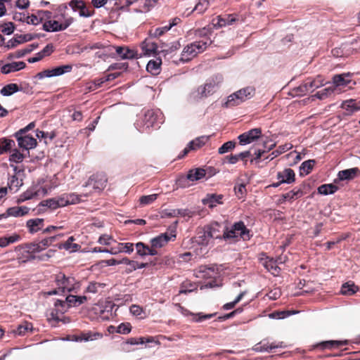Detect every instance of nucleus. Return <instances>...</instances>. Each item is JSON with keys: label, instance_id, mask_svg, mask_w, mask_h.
I'll list each match as a JSON object with an SVG mask.
<instances>
[{"label": "nucleus", "instance_id": "nucleus-35", "mask_svg": "<svg viewBox=\"0 0 360 360\" xmlns=\"http://www.w3.org/2000/svg\"><path fill=\"white\" fill-rule=\"evenodd\" d=\"M341 108L345 110L348 114H352L360 110V100L358 101L354 99L346 100L342 103Z\"/></svg>", "mask_w": 360, "mask_h": 360}, {"label": "nucleus", "instance_id": "nucleus-24", "mask_svg": "<svg viewBox=\"0 0 360 360\" xmlns=\"http://www.w3.org/2000/svg\"><path fill=\"white\" fill-rule=\"evenodd\" d=\"M107 179L103 174H96L92 176L89 181V185H92L94 189L98 191H101L106 186Z\"/></svg>", "mask_w": 360, "mask_h": 360}, {"label": "nucleus", "instance_id": "nucleus-48", "mask_svg": "<svg viewBox=\"0 0 360 360\" xmlns=\"http://www.w3.org/2000/svg\"><path fill=\"white\" fill-rule=\"evenodd\" d=\"M56 252L54 250H49L46 253L41 254L40 255H30V257H27V260H35L37 259L39 261L46 262L51 257H52Z\"/></svg>", "mask_w": 360, "mask_h": 360}, {"label": "nucleus", "instance_id": "nucleus-19", "mask_svg": "<svg viewBox=\"0 0 360 360\" xmlns=\"http://www.w3.org/2000/svg\"><path fill=\"white\" fill-rule=\"evenodd\" d=\"M333 82L334 84L335 89L338 87H347L351 89L354 84H355L354 82L350 79L349 74H342V75H335L333 78Z\"/></svg>", "mask_w": 360, "mask_h": 360}, {"label": "nucleus", "instance_id": "nucleus-30", "mask_svg": "<svg viewBox=\"0 0 360 360\" xmlns=\"http://www.w3.org/2000/svg\"><path fill=\"white\" fill-rule=\"evenodd\" d=\"M158 0H136L134 11L136 12L144 13L150 11Z\"/></svg>", "mask_w": 360, "mask_h": 360}, {"label": "nucleus", "instance_id": "nucleus-2", "mask_svg": "<svg viewBox=\"0 0 360 360\" xmlns=\"http://www.w3.org/2000/svg\"><path fill=\"white\" fill-rule=\"evenodd\" d=\"M210 44V40L206 39L194 41L188 44L184 48L180 60L183 62L191 60L198 54L203 52Z\"/></svg>", "mask_w": 360, "mask_h": 360}, {"label": "nucleus", "instance_id": "nucleus-28", "mask_svg": "<svg viewBox=\"0 0 360 360\" xmlns=\"http://www.w3.org/2000/svg\"><path fill=\"white\" fill-rule=\"evenodd\" d=\"M217 269L214 266H202L197 273V277L200 278H214L218 276Z\"/></svg>", "mask_w": 360, "mask_h": 360}, {"label": "nucleus", "instance_id": "nucleus-57", "mask_svg": "<svg viewBox=\"0 0 360 360\" xmlns=\"http://www.w3.org/2000/svg\"><path fill=\"white\" fill-rule=\"evenodd\" d=\"M129 310H130V312L131 314H133L134 316H135L141 319H144L146 317L145 311L139 305H135V304L131 305L130 307Z\"/></svg>", "mask_w": 360, "mask_h": 360}, {"label": "nucleus", "instance_id": "nucleus-44", "mask_svg": "<svg viewBox=\"0 0 360 360\" xmlns=\"http://www.w3.org/2000/svg\"><path fill=\"white\" fill-rule=\"evenodd\" d=\"M292 148V145L290 143L279 146L278 148L276 150L273 151L266 158L269 160H272L281 154L290 150Z\"/></svg>", "mask_w": 360, "mask_h": 360}, {"label": "nucleus", "instance_id": "nucleus-25", "mask_svg": "<svg viewBox=\"0 0 360 360\" xmlns=\"http://www.w3.org/2000/svg\"><path fill=\"white\" fill-rule=\"evenodd\" d=\"M30 208L26 206H15L8 208L6 214H0V219L7 216L15 217H22L29 212Z\"/></svg>", "mask_w": 360, "mask_h": 360}, {"label": "nucleus", "instance_id": "nucleus-47", "mask_svg": "<svg viewBox=\"0 0 360 360\" xmlns=\"http://www.w3.org/2000/svg\"><path fill=\"white\" fill-rule=\"evenodd\" d=\"M315 165V160H309L303 162L300 167V175H307L311 172Z\"/></svg>", "mask_w": 360, "mask_h": 360}, {"label": "nucleus", "instance_id": "nucleus-31", "mask_svg": "<svg viewBox=\"0 0 360 360\" xmlns=\"http://www.w3.org/2000/svg\"><path fill=\"white\" fill-rule=\"evenodd\" d=\"M44 221L43 219L40 218H35V219H31L27 221L26 222V226L28 229V231L33 234L41 229H43L44 226Z\"/></svg>", "mask_w": 360, "mask_h": 360}, {"label": "nucleus", "instance_id": "nucleus-20", "mask_svg": "<svg viewBox=\"0 0 360 360\" xmlns=\"http://www.w3.org/2000/svg\"><path fill=\"white\" fill-rule=\"evenodd\" d=\"M136 254L141 258L146 256H155L158 255V251L153 249L151 245H148L142 242L135 244Z\"/></svg>", "mask_w": 360, "mask_h": 360}, {"label": "nucleus", "instance_id": "nucleus-55", "mask_svg": "<svg viewBox=\"0 0 360 360\" xmlns=\"http://www.w3.org/2000/svg\"><path fill=\"white\" fill-rule=\"evenodd\" d=\"M210 5V0H198L192 12L195 11L200 14L204 13Z\"/></svg>", "mask_w": 360, "mask_h": 360}, {"label": "nucleus", "instance_id": "nucleus-15", "mask_svg": "<svg viewBox=\"0 0 360 360\" xmlns=\"http://www.w3.org/2000/svg\"><path fill=\"white\" fill-rule=\"evenodd\" d=\"M277 179L278 182L272 185L274 187H278L282 184H292L295 181V172L290 168H285L277 173Z\"/></svg>", "mask_w": 360, "mask_h": 360}, {"label": "nucleus", "instance_id": "nucleus-11", "mask_svg": "<svg viewBox=\"0 0 360 360\" xmlns=\"http://www.w3.org/2000/svg\"><path fill=\"white\" fill-rule=\"evenodd\" d=\"M72 66L71 65H60L53 69H48L41 72H39L37 77L39 79H42L44 77L60 76L65 73L70 72L72 70Z\"/></svg>", "mask_w": 360, "mask_h": 360}, {"label": "nucleus", "instance_id": "nucleus-3", "mask_svg": "<svg viewBox=\"0 0 360 360\" xmlns=\"http://www.w3.org/2000/svg\"><path fill=\"white\" fill-rule=\"evenodd\" d=\"M255 95V89L252 86H247L231 94L224 103L226 108H231L241 104L245 101L251 98Z\"/></svg>", "mask_w": 360, "mask_h": 360}, {"label": "nucleus", "instance_id": "nucleus-12", "mask_svg": "<svg viewBox=\"0 0 360 360\" xmlns=\"http://www.w3.org/2000/svg\"><path fill=\"white\" fill-rule=\"evenodd\" d=\"M238 21H239V18L237 15L226 14L216 17L212 20V23L214 28L218 29L227 25H231Z\"/></svg>", "mask_w": 360, "mask_h": 360}, {"label": "nucleus", "instance_id": "nucleus-33", "mask_svg": "<svg viewBox=\"0 0 360 360\" xmlns=\"http://www.w3.org/2000/svg\"><path fill=\"white\" fill-rule=\"evenodd\" d=\"M102 337V335L98 333H93V332H86L82 333L79 335H73L72 338V340L76 342H88L96 340Z\"/></svg>", "mask_w": 360, "mask_h": 360}, {"label": "nucleus", "instance_id": "nucleus-8", "mask_svg": "<svg viewBox=\"0 0 360 360\" xmlns=\"http://www.w3.org/2000/svg\"><path fill=\"white\" fill-rule=\"evenodd\" d=\"M213 236H216L212 234V232H209L207 228L198 233V235L195 237V242L201 247L200 248V252H196L197 255L202 256L206 253V246Z\"/></svg>", "mask_w": 360, "mask_h": 360}, {"label": "nucleus", "instance_id": "nucleus-4", "mask_svg": "<svg viewBox=\"0 0 360 360\" xmlns=\"http://www.w3.org/2000/svg\"><path fill=\"white\" fill-rule=\"evenodd\" d=\"M250 230L247 229L243 221L235 223L230 229L224 231L222 237L224 239H233L240 238L243 240H248L251 238Z\"/></svg>", "mask_w": 360, "mask_h": 360}, {"label": "nucleus", "instance_id": "nucleus-49", "mask_svg": "<svg viewBox=\"0 0 360 360\" xmlns=\"http://www.w3.org/2000/svg\"><path fill=\"white\" fill-rule=\"evenodd\" d=\"M209 140V136H202L196 138L195 139L189 142V147L193 148V150H197L203 146Z\"/></svg>", "mask_w": 360, "mask_h": 360}, {"label": "nucleus", "instance_id": "nucleus-40", "mask_svg": "<svg viewBox=\"0 0 360 360\" xmlns=\"http://www.w3.org/2000/svg\"><path fill=\"white\" fill-rule=\"evenodd\" d=\"M283 347V342L278 344L261 342L255 346L254 349L257 352H269L273 349Z\"/></svg>", "mask_w": 360, "mask_h": 360}, {"label": "nucleus", "instance_id": "nucleus-14", "mask_svg": "<svg viewBox=\"0 0 360 360\" xmlns=\"http://www.w3.org/2000/svg\"><path fill=\"white\" fill-rule=\"evenodd\" d=\"M176 235L174 233H161L150 240V245L153 250H157L165 247L169 241L174 240Z\"/></svg>", "mask_w": 360, "mask_h": 360}, {"label": "nucleus", "instance_id": "nucleus-26", "mask_svg": "<svg viewBox=\"0 0 360 360\" xmlns=\"http://www.w3.org/2000/svg\"><path fill=\"white\" fill-rule=\"evenodd\" d=\"M222 82L223 77L221 75H216L207 79L204 84L207 90V92L210 93V95H212L222 83Z\"/></svg>", "mask_w": 360, "mask_h": 360}, {"label": "nucleus", "instance_id": "nucleus-43", "mask_svg": "<svg viewBox=\"0 0 360 360\" xmlns=\"http://www.w3.org/2000/svg\"><path fill=\"white\" fill-rule=\"evenodd\" d=\"M26 251L28 254L27 257L30 255H35L36 253L41 252L44 250L39 242L28 243L25 245Z\"/></svg>", "mask_w": 360, "mask_h": 360}, {"label": "nucleus", "instance_id": "nucleus-37", "mask_svg": "<svg viewBox=\"0 0 360 360\" xmlns=\"http://www.w3.org/2000/svg\"><path fill=\"white\" fill-rule=\"evenodd\" d=\"M22 185V180L17 176L13 175L8 179L7 184L8 192L11 193H16Z\"/></svg>", "mask_w": 360, "mask_h": 360}, {"label": "nucleus", "instance_id": "nucleus-46", "mask_svg": "<svg viewBox=\"0 0 360 360\" xmlns=\"http://www.w3.org/2000/svg\"><path fill=\"white\" fill-rule=\"evenodd\" d=\"M338 188L333 184H323L318 188L319 193L321 195H329L335 193Z\"/></svg>", "mask_w": 360, "mask_h": 360}, {"label": "nucleus", "instance_id": "nucleus-16", "mask_svg": "<svg viewBox=\"0 0 360 360\" xmlns=\"http://www.w3.org/2000/svg\"><path fill=\"white\" fill-rule=\"evenodd\" d=\"M22 134L21 132H16L15 134L18 146L27 150L35 148L37 143V140L32 136Z\"/></svg>", "mask_w": 360, "mask_h": 360}, {"label": "nucleus", "instance_id": "nucleus-13", "mask_svg": "<svg viewBox=\"0 0 360 360\" xmlns=\"http://www.w3.org/2000/svg\"><path fill=\"white\" fill-rule=\"evenodd\" d=\"M360 176V169L358 167L343 169L337 174V178L334 180L335 184L340 181H350Z\"/></svg>", "mask_w": 360, "mask_h": 360}, {"label": "nucleus", "instance_id": "nucleus-32", "mask_svg": "<svg viewBox=\"0 0 360 360\" xmlns=\"http://www.w3.org/2000/svg\"><path fill=\"white\" fill-rule=\"evenodd\" d=\"M222 195H217L215 193L207 194L205 198L202 200V202L203 205H207L210 208H213L217 205L222 204Z\"/></svg>", "mask_w": 360, "mask_h": 360}, {"label": "nucleus", "instance_id": "nucleus-38", "mask_svg": "<svg viewBox=\"0 0 360 360\" xmlns=\"http://www.w3.org/2000/svg\"><path fill=\"white\" fill-rule=\"evenodd\" d=\"M25 67V63L24 62H13L3 65L1 68V71L3 74H8L12 72L22 70Z\"/></svg>", "mask_w": 360, "mask_h": 360}, {"label": "nucleus", "instance_id": "nucleus-22", "mask_svg": "<svg viewBox=\"0 0 360 360\" xmlns=\"http://www.w3.org/2000/svg\"><path fill=\"white\" fill-rule=\"evenodd\" d=\"M305 186H306L304 184H302L300 185V186L295 187L290 191L283 194L282 195V200H280V201L281 202L285 200L292 201L295 199H297L302 197L305 194V192L304 191Z\"/></svg>", "mask_w": 360, "mask_h": 360}, {"label": "nucleus", "instance_id": "nucleus-27", "mask_svg": "<svg viewBox=\"0 0 360 360\" xmlns=\"http://www.w3.org/2000/svg\"><path fill=\"white\" fill-rule=\"evenodd\" d=\"M134 245L132 243H118L114 244L111 252L112 255H117L120 253L131 254L134 251Z\"/></svg>", "mask_w": 360, "mask_h": 360}, {"label": "nucleus", "instance_id": "nucleus-41", "mask_svg": "<svg viewBox=\"0 0 360 360\" xmlns=\"http://www.w3.org/2000/svg\"><path fill=\"white\" fill-rule=\"evenodd\" d=\"M205 174L206 172L204 169L196 168L189 170L186 177L189 181H194L202 179L205 177Z\"/></svg>", "mask_w": 360, "mask_h": 360}, {"label": "nucleus", "instance_id": "nucleus-54", "mask_svg": "<svg viewBox=\"0 0 360 360\" xmlns=\"http://www.w3.org/2000/svg\"><path fill=\"white\" fill-rule=\"evenodd\" d=\"M32 328V326L31 323L25 322L21 325H19L16 330H13V333L18 335H24L28 331H31Z\"/></svg>", "mask_w": 360, "mask_h": 360}, {"label": "nucleus", "instance_id": "nucleus-53", "mask_svg": "<svg viewBox=\"0 0 360 360\" xmlns=\"http://www.w3.org/2000/svg\"><path fill=\"white\" fill-rule=\"evenodd\" d=\"M32 39V37L30 34L20 35V36L14 38L13 39H11L8 41V46L13 47L18 44H20V43H22L25 41H30Z\"/></svg>", "mask_w": 360, "mask_h": 360}, {"label": "nucleus", "instance_id": "nucleus-64", "mask_svg": "<svg viewBox=\"0 0 360 360\" xmlns=\"http://www.w3.org/2000/svg\"><path fill=\"white\" fill-rule=\"evenodd\" d=\"M236 143L234 141H227L224 143L219 148V154H224L226 153L231 150H233L235 148Z\"/></svg>", "mask_w": 360, "mask_h": 360}, {"label": "nucleus", "instance_id": "nucleus-58", "mask_svg": "<svg viewBox=\"0 0 360 360\" xmlns=\"http://www.w3.org/2000/svg\"><path fill=\"white\" fill-rule=\"evenodd\" d=\"M335 90V88L329 86V87H327V88H325V89L321 90V91H319L314 95V96L319 99L322 100V99L327 98L328 96L331 95Z\"/></svg>", "mask_w": 360, "mask_h": 360}, {"label": "nucleus", "instance_id": "nucleus-9", "mask_svg": "<svg viewBox=\"0 0 360 360\" xmlns=\"http://www.w3.org/2000/svg\"><path fill=\"white\" fill-rule=\"evenodd\" d=\"M57 186L58 184L53 180L47 181L42 179L32 187L37 197H43Z\"/></svg>", "mask_w": 360, "mask_h": 360}, {"label": "nucleus", "instance_id": "nucleus-60", "mask_svg": "<svg viewBox=\"0 0 360 360\" xmlns=\"http://www.w3.org/2000/svg\"><path fill=\"white\" fill-rule=\"evenodd\" d=\"M34 198H37V195H35V193L34 192V190L32 187L31 186L29 189H27L25 192H24L22 195H20L18 202H24L27 200L32 199Z\"/></svg>", "mask_w": 360, "mask_h": 360}, {"label": "nucleus", "instance_id": "nucleus-17", "mask_svg": "<svg viewBox=\"0 0 360 360\" xmlns=\"http://www.w3.org/2000/svg\"><path fill=\"white\" fill-rule=\"evenodd\" d=\"M262 135V130L260 128H255L248 131L240 134L238 139L239 143L242 146H245L259 139Z\"/></svg>", "mask_w": 360, "mask_h": 360}, {"label": "nucleus", "instance_id": "nucleus-42", "mask_svg": "<svg viewBox=\"0 0 360 360\" xmlns=\"http://www.w3.org/2000/svg\"><path fill=\"white\" fill-rule=\"evenodd\" d=\"M161 63L162 61L159 58L156 60H150L147 64L146 70L150 74L157 75L160 72Z\"/></svg>", "mask_w": 360, "mask_h": 360}, {"label": "nucleus", "instance_id": "nucleus-18", "mask_svg": "<svg viewBox=\"0 0 360 360\" xmlns=\"http://www.w3.org/2000/svg\"><path fill=\"white\" fill-rule=\"evenodd\" d=\"M81 195L74 193H63L61 195L55 197L58 207H63L71 204H76L80 202Z\"/></svg>", "mask_w": 360, "mask_h": 360}, {"label": "nucleus", "instance_id": "nucleus-7", "mask_svg": "<svg viewBox=\"0 0 360 360\" xmlns=\"http://www.w3.org/2000/svg\"><path fill=\"white\" fill-rule=\"evenodd\" d=\"M326 83L324 78L321 75H318L315 78H308L297 88V91L299 94L311 93Z\"/></svg>", "mask_w": 360, "mask_h": 360}, {"label": "nucleus", "instance_id": "nucleus-61", "mask_svg": "<svg viewBox=\"0 0 360 360\" xmlns=\"http://www.w3.org/2000/svg\"><path fill=\"white\" fill-rule=\"evenodd\" d=\"M39 206L47 207L50 208L51 210H56L57 208H59L58 206L56 198H52L41 201L39 203Z\"/></svg>", "mask_w": 360, "mask_h": 360}, {"label": "nucleus", "instance_id": "nucleus-39", "mask_svg": "<svg viewBox=\"0 0 360 360\" xmlns=\"http://www.w3.org/2000/svg\"><path fill=\"white\" fill-rule=\"evenodd\" d=\"M141 49L145 55L151 56L156 53L158 46L150 39H146L142 42Z\"/></svg>", "mask_w": 360, "mask_h": 360}, {"label": "nucleus", "instance_id": "nucleus-1", "mask_svg": "<svg viewBox=\"0 0 360 360\" xmlns=\"http://www.w3.org/2000/svg\"><path fill=\"white\" fill-rule=\"evenodd\" d=\"M55 283L56 288L47 292L48 295L65 294L75 291L79 288V284L76 282L75 278L66 276L63 273H58L55 276Z\"/></svg>", "mask_w": 360, "mask_h": 360}, {"label": "nucleus", "instance_id": "nucleus-34", "mask_svg": "<svg viewBox=\"0 0 360 360\" xmlns=\"http://www.w3.org/2000/svg\"><path fill=\"white\" fill-rule=\"evenodd\" d=\"M179 21L180 20L179 18H174L172 20V22H169L167 25L151 30L150 31V34L153 37H159L164 34L166 32L169 31L173 26L177 25Z\"/></svg>", "mask_w": 360, "mask_h": 360}, {"label": "nucleus", "instance_id": "nucleus-29", "mask_svg": "<svg viewBox=\"0 0 360 360\" xmlns=\"http://www.w3.org/2000/svg\"><path fill=\"white\" fill-rule=\"evenodd\" d=\"M114 49L117 54L123 60L133 59L138 57V53L134 49H130L127 46H115Z\"/></svg>", "mask_w": 360, "mask_h": 360}, {"label": "nucleus", "instance_id": "nucleus-21", "mask_svg": "<svg viewBox=\"0 0 360 360\" xmlns=\"http://www.w3.org/2000/svg\"><path fill=\"white\" fill-rule=\"evenodd\" d=\"M207 91L204 84L200 85L191 91L188 96V100L191 102H198L210 96Z\"/></svg>", "mask_w": 360, "mask_h": 360}, {"label": "nucleus", "instance_id": "nucleus-56", "mask_svg": "<svg viewBox=\"0 0 360 360\" xmlns=\"http://www.w3.org/2000/svg\"><path fill=\"white\" fill-rule=\"evenodd\" d=\"M58 248L65 249L71 252H77L80 248V245L77 243H70L66 240L65 243L59 244Z\"/></svg>", "mask_w": 360, "mask_h": 360}, {"label": "nucleus", "instance_id": "nucleus-52", "mask_svg": "<svg viewBox=\"0 0 360 360\" xmlns=\"http://www.w3.org/2000/svg\"><path fill=\"white\" fill-rule=\"evenodd\" d=\"M97 242L101 245L111 247L114 246V244L116 243V240L110 235L103 234L100 236Z\"/></svg>", "mask_w": 360, "mask_h": 360}, {"label": "nucleus", "instance_id": "nucleus-50", "mask_svg": "<svg viewBox=\"0 0 360 360\" xmlns=\"http://www.w3.org/2000/svg\"><path fill=\"white\" fill-rule=\"evenodd\" d=\"M15 146L14 141L8 139H0V155L8 152Z\"/></svg>", "mask_w": 360, "mask_h": 360}, {"label": "nucleus", "instance_id": "nucleus-51", "mask_svg": "<svg viewBox=\"0 0 360 360\" xmlns=\"http://www.w3.org/2000/svg\"><path fill=\"white\" fill-rule=\"evenodd\" d=\"M19 91L18 84L11 83L4 86L1 89V94L4 96H8Z\"/></svg>", "mask_w": 360, "mask_h": 360}, {"label": "nucleus", "instance_id": "nucleus-45", "mask_svg": "<svg viewBox=\"0 0 360 360\" xmlns=\"http://www.w3.org/2000/svg\"><path fill=\"white\" fill-rule=\"evenodd\" d=\"M358 286L355 285L353 282H347L342 285L340 292L345 295H352L358 291Z\"/></svg>", "mask_w": 360, "mask_h": 360}, {"label": "nucleus", "instance_id": "nucleus-5", "mask_svg": "<svg viewBox=\"0 0 360 360\" xmlns=\"http://www.w3.org/2000/svg\"><path fill=\"white\" fill-rule=\"evenodd\" d=\"M54 20H49L44 22L43 30L46 32H58L67 29L73 22V18H65L62 20L58 15L53 16Z\"/></svg>", "mask_w": 360, "mask_h": 360}, {"label": "nucleus", "instance_id": "nucleus-6", "mask_svg": "<svg viewBox=\"0 0 360 360\" xmlns=\"http://www.w3.org/2000/svg\"><path fill=\"white\" fill-rule=\"evenodd\" d=\"M164 122V115L162 112L158 110H148L145 112L143 117V127L146 129L150 127L158 128L160 124Z\"/></svg>", "mask_w": 360, "mask_h": 360}, {"label": "nucleus", "instance_id": "nucleus-62", "mask_svg": "<svg viewBox=\"0 0 360 360\" xmlns=\"http://www.w3.org/2000/svg\"><path fill=\"white\" fill-rule=\"evenodd\" d=\"M63 236V234H58L54 236L48 237L41 240L39 241V243H41L42 248L45 250L49 247L58 238L62 237Z\"/></svg>", "mask_w": 360, "mask_h": 360}, {"label": "nucleus", "instance_id": "nucleus-59", "mask_svg": "<svg viewBox=\"0 0 360 360\" xmlns=\"http://www.w3.org/2000/svg\"><path fill=\"white\" fill-rule=\"evenodd\" d=\"M158 194H151L148 195H143L139 199V202L142 206L148 205L153 203L157 198Z\"/></svg>", "mask_w": 360, "mask_h": 360}, {"label": "nucleus", "instance_id": "nucleus-10", "mask_svg": "<svg viewBox=\"0 0 360 360\" xmlns=\"http://www.w3.org/2000/svg\"><path fill=\"white\" fill-rule=\"evenodd\" d=\"M69 6L73 11L78 12L81 17H91L94 13V11L87 7L82 0H72L69 2Z\"/></svg>", "mask_w": 360, "mask_h": 360}, {"label": "nucleus", "instance_id": "nucleus-63", "mask_svg": "<svg viewBox=\"0 0 360 360\" xmlns=\"http://www.w3.org/2000/svg\"><path fill=\"white\" fill-rule=\"evenodd\" d=\"M23 159H24V155L16 149H15L12 151V153L11 154V155L9 157L10 162H15V163L21 162H22Z\"/></svg>", "mask_w": 360, "mask_h": 360}, {"label": "nucleus", "instance_id": "nucleus-23", "mask_svg": "<svg viewBox=\"0 0 360 360\" xmlns=\"http://www.w3.org/2000/svg\"><path fill=\"white\" fill-rule=\"evenodd\" d=\"M262 265L265 269L274 276H278L281 268L278 265V261L266 257L261 259Z\"/></svg>", "mask_w": 360, "mask_h": 360}, {"label": "nucleus", "instance_id": "nucleus-36", "mask_svg": "<svg viewBox=\"0 0 360 360\" xmlns=\"http://www.w3.org/2000/svg\"><path fill=\"white\" fill-rule=\"evenodd\" d=\"M77 306V296L76 295H68L65 298V301L58 300L55 302V307L58 308L62 307V309H58V311L63 312L65 310V307Z\"/></svg>", "mask_w": 360, "mask_h": 360}]
</instances>
